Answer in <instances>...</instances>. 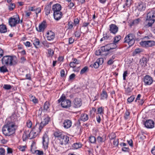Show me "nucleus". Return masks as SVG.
I'll list each match as a JSON object with an SVG mask.
<instances>
[{"label":"nucleus","mask_w":155,"mask_h":155,"mask_svg":"<svg viewBox=\"0 0 155 155\" xmlns=\"http://www.w3.org/2000/svg\"><path fill=\"white\" fill-rule=\"evenodd\" d=\"M16 59V57L15 56H5L2 58V63L5 65L12 66L17 64Z\"/></svg>","instance_id":"1"},{"label":"nucleus","mask_w":155,"mask_h":155,"mask_svg":"<svg viewBox=\"0 0 155 155\" xmlns=\"http://www.w3.org/2000/svg\"><path fill=\"white\" fill-rule=\"evenodd\" d=\"M39 130V127L38 126V124H36L35 126L33 128L32 130L29 132L28 131H26L24 132V134L27 137L30 139H32L35 138L41 132Z\"/></svg>","instance_id":"2"},{"label":"nucleus","mask_w":155,"mask_h":155,"mask_svg":"<svg viewBox=\"0 0 155 155\" xmlns=\"http://www.w3.org/2000/svg\"><path fill=\"white\" fill-rule=\"evenodd\" d=\"M58 103L61 102V105L63 108H67L69 107L71 104V101L67 99L64 94H63L61 97L58 100Z\"/></svg>","instance_id":"3"},{"label":"nucleus","mask_w":155,"mask_h":155,"mask_svg":"<svg viewBox=\"0 0 155 155\" xmlns=\"http://www.w3.org/2000/svg\"><path fill=\"white\" fill-rule=\"evenodd\" d=\"M155 17V10H152L150 11L147 14V18L145 21L147 23L148 27L151 26L155 21V19L153 18Z\"/></svg>","instance_id":"4"},{"label":"nucleus","mask_w":155,"mask_h":155,"mask_svg":"<svg viewBox=\"0 0 155 155\" xmlns=\"http://www.w3.org/2000/svg\"><path fill=\"white\" fill-rule=\"evenodd\" d=\"M135 37L134 35L130 33L127 35L124 39V43H127L129 46L130 47L134 44Z\"/></svg>","instance_id":"5"},{"label":"nucleus","mask_w":155,"mask_h":155,"mask_svg":"<svg viewBox=\"0 0 155 155\" xmlns=\"http://www.w3.org/2000/svg\"><path fill=\"white\" fill-rule=\"evenodd\" d=\"M10 17L8 19L9 25L11 27L15 26L17 24L20 22V18L18 15H16L15 17Z\"/></svg>","instance_id":"6"},{"label":"nucleus","mask_w":155,"mask_h":155,"mask_svg":"<svg viewBox=\"0 0 155 155\" xmlns=\"http://www.w3.org/2000/svg\"><path fill=\"white\" fill-rule=\"evenodd\" d=\"M43 120L41 121L40 124L38 125L39 127V130L41 131L43 127L47 124L50 120V118L48 115H45L43 117Z\"/></svg>","instance_id":"7"},{"label":"nucleus","mask_w":155,"mask_h":155,"mask_svg":"<svg viewBox=\"0 0 155 155\" xmlns=\"http://www.w3.org/2000/svg\"><path fill=\"white\" fill-rule=\"evenodd\" d=\"M8 127V130L11 135L15 133V130L18 127V124L12 122H8L7 123Z\"/></svg>","instance_id":"8"},{"label":"nucleus","mask_w":155,"mask_h":155,"mask_svg":"<svg viewBox=\"0 0 155 155\" xmlns=\"http://www.w3.org/2000/svg\"><path fill=\"white\" fill-rule=\"evenodd\" d=\"M140 45L143 47H150L155 45V42L153 41H142Z\"/></svg>","instance_id":"9"},{"label":"nucleus","mask_w":155,"mask_h":155,"mask_svg":"<svg viewBox=\"0 0 155 155\" xmlns=\"http://www.w3.org/2000/svg\"><path fill=\"white\" fill-rule=\"evenodd\" d=\"M42 143L43 147L45 150L47 149L48 147V145L49 142V138L48 136L45 133L42 137Z\"/></svg>","instance_id":"10"},{"label":"nucleus","mask_w":155,"mask_h":155,"mask_svg":"<svg viewBox=\"0 0 155 155\" xmlns=\"http://www.w3.org/2000/svg\"><path fill=\"white\" fill-rule=\"evenodd\" d=\"M60 144L61 145H66L69 142V137L66 135H63L59 139Z\"/></svg>","instance_id":"11"},{"label":"nucleus","mask_w":155,"mask_h":155,"mask_svg":"<svg viewBox=\"0 0 155 155\" xmlns=\"http://www.w3.org/2000/svg\"><path fill=\"white\" fill-rule=\"evenodd\" d=\"M47 27V24L45 21H43L39 26V28H36V30L39 32H43Z\"/></svg>","instance_id":"12"},{"label":"nucleus","mask_w":155,"mask_h":155,"mask_svg":"<svg viewBox=\"0 0 155 155\" xmlns=\"http://www.w3.org/2000/svg\"><path fill=\"white\" fill-rule=\"evenodd\" d=\"M118 27L115 24H111L109 25V30L110 33L115 34L118 31Z\"/></svg>","instance_id":"13"},{"label":"nucleus","mask_w":155,"mask_h":155,"mask_svg":"<svg viewBox=\"0 0 155 155\" xmlns=\"http://www.w3.org/2000/svg\"><path fill=\"white\" fill-rule=\"evenodd\" d=\"M144 82L146 85H150L153 82L152 78L148 75H146L144 77Z\"/></svg>","instance_id":"14"},{"label":"nucleus","mask_w":155,"mask_h":155,"mask_svg":"<svg viewBox=\"0 0 155 155\" xmlns=\"http://www.w3.org/2000/svg\"><path fill=\"white\" fill-rule=\"evenodd\" d=\"M146 7V4L145 2H140L137 6V9L139 11L142 12L145 10Z\"/></svg>","instance_id":"15"},{"label":"nucleus","mask_w":155,"mask_h":155,"mask_svg":"<svg viewBox=\"0 0 155 155\" xmlns=\"http://www.w3.org/2000/svg\"><path fill=\"white\" fill-rule=\"evenodd\" d=\"M8 127L6 123L2 127V131L3 133L6 136H10L11 135L10 132L8 130Z\"/></svg>","instance_id":"16"},{"label":"nucleus","mask_w":155,"mask_h":155,"mask_svg":"<svg viewBox=\"0 0 155 155\" xmlns=\"http://www.w3.org/2000/svg\"><path fill=\"white\" fill-rule=\"evenodd\" d=\"M55 37L54 33L52 31H48L47 33V39L48 41L53 40Z\"/></svg>","instance_id":"17"},{"label":"nucleus","mask_w":155,"mask_h":155,"mask_svg":"<svg viewBox=\"0 0 155 155\" xmlns=\"http://www.w3.org/2000/svg\"><path fill=\"white\" fill-rule=\"evenodd\" d=\"M144 124L145 126L147 128H153L154 127V122L150 120H146L144 123Z\"/></svg>","instance_id":"18"},{"label":"nucleus","mask_w":155,"mask_h":155,"mask_svg":"<svg viewBox=\"0 0 155 155\" xmlns=\"http://www.w3.org/2000/svg\"><path fill=\"white\" fill-rule=\"evenodd\" d=\"M63 15L62 13L60 11L54 12L53 16L55 20L58 21L62 17Z\"/></svg>","instance_id":"19"},{"label":"nucleus","mask_w":155,"mask_h":155,"mask_svg":"<svg viewBox=\"0 0 155 155\" xmlns=\"http://www.w3.org/2000/svg\"><path fill=\"white\" fill-rule=\"evenodd\" d=\"M10 118L11 121H9V122H12L18 124V121L17 119V117L15 112H13L12 114V115L10 117Z\"/></svg>","instance_id":"20"},{"label":"nucleus","mask_w":155,"mask_h":155,"mask_svg":"<svg viewBox=\"0 0 155 155\" xmlns=\"http://www.w3.org/2000/svg\"><path fill=\"white\" fill-rule=\"evenodd\" d=\"M112 45V44H107L105 46L101 47L100 49L101 51L102 52H106L109 51L112 48H111V46Z\"/></svg>","instance_id":"21"},{"label":"nucleus","mask_w":155,"mask_h":155,"mask_svg":"<svg viewBox=\"0 0 155 155\" xmlns=\"http://www.w3.org/2000/svg\"><path fill=\"white\" fill-rule=\"evenodd\" d=\"M71 121L69 120H65L63 122V127L66 129H68L70 128L71 126Z\"/></svg>","instance_id":"22"},{"label":"nucleus","mask_w":155,"mask_h":155,"mask_svg":"<svg viewBox=\"0 0 155 155\" xmlns=\"http://www.w3.org/2000/svg\"><path fill=\"white\" fill-rule=\"evenodd\" d=\"M61 8V6L59 4H56L53 5L52 7V9L54 12L60 11Z\"/></svg>","instance_id":"23"},{"label":"nucleus","mask_w":155,"mask_h":155,"mask_svg":"<svg viewBox=\"0 0 155 155\" xmlns=\"http://www.w3.org/2000/svg\"><path fill=\"white\" fill-rule=\"evenodd\" d=\"M7 27L5 25L2 24L0 25V33H5L7 31Z\"/></svg>","instance_id":"24"},{"label":"nucleus","mask_w":155,"mask_h":155,"mask_svg":"<svg viewBox=\"0 0 155 155\" xmlns=\"http://www.w3.org/2000/svg\"><path fill=\"white\" fill-rule=\"evenodd\" d=\"M51 9V5L50 4H48L45 6V11L46 15H48L50 14Z\"/></svg>","instance_id":"25"},{"label":"nucleus","mask_w":155,"mask_h":155,"mask_svg":"<svg viewBox=\"0 0 155 155\" xmlns=\"http://www.w3.org/2000/svg\"><path fill=\"white\" fill-rule=\"evenodd\" d=\"M101 95V100L107 99L108 97L107 92L104 90L102 91Z\"/></svg>","instance_id":"26"},{"label":"nucleus","mask_w":155,"mask_h":155,"mask_svg":"<svg viewBox=\"0 0 155 155\" xmlns=\"http://www.w3.org/2000/svg\"><path fill=\"white\" fill-rule=\"evenodd\" d=\"M63 135L64 134H62L61 132L59 131H56L54 133V136L58 138V140H59L61 137H62Z\"/></svg>","instance_id":"27"},{"label":"nucleus","mask_w":155,"mask_h":155,"mask_svg":"<svg viewBox=\"0 0 155 155\" xmlns=\"http://www.w3.org/2000/svg\"><path fill=\"white\" fill-rule=\"evenodd\" d=\"M88 119V115L85 114H81L80 120L84 122L87 120Z\"/></svg>","instance_id":"28"},{"label":"nucleus","mask_w":155,"mask_h":155,"mask_svg":"<svg viewBox=\"0 0 155 155\" xmlns=\"http://www.w3.org/2000/svg\"><path fill=\"white\" fill-rule=\"evenodd\" d=\"M50 104L49 102L46 101L44 103L43 106V111L45 112L47 111L49 108Z\"/></svg>","instance_id":"29"},{"label":"nucleus","mask_w":155,"mask_h":155,"mask_svg":"<svg viewBox=\"0 0 155 155\" xmlns=\"http://www.w3.org/2000/svg\"><path fill=\"white\" fill-rule=\"evenodd\" d=\"M141 19L140 18L136 19L133 20L130 23V26H132L133 25H137L139 23Z\"/></svg>","instance_id":"30"},{"label":"nucleus","mask_w":155,"mask_h":155,"mask_svg":"<svg viewBox=\"0 0 155 155\" xmlns=\"http://www.w3.org/2000/svg\"><path fill=\"white\" fill-rule=\"evenodd\" d=\"M132 0H126L125 4L123 5V8H126V7L127 8L131 5L132 4Z\"/></svg>","instance_id":"31"},{"label":"nucleus","mask_w":155,"mask_h":155,"mask_svg":"<svg viewBox=\"0 0 155 155\" xmlns=\"http://www.w3.org/2000/svg\"><path fill=\"white\" fill-rule=\"evenodd\" d=\"M148 60L147 58L145 57H143L140 60V62L141 63L142 65H146L147 63Z\"/></svg>","instance_id":"32"},{"label":"nucleus","mask_w":155,"mask_h":155,"mask_svg":"<svg viewBox=\"0 0 155 155\" xmlns=\"http://www.w3.org/2000/svg\"><path fill=\"white\" fill-rule=\"evenodd\" d=\"M8 70L6 67L4 66L0 67V72L1 73H5L8 72Z\"/></svg>","instance_id":"33"},{"label":"nucleus","mask_w":155,"mask_h":155,"mask_svg":"<svg viewBox=\"0 0 155 155\" xmlns=\"http://www.w3.org/2000/svg\"><path fill=\"white\" fill-rule=\"evenodd\" d=\"M30 100L35 104H37L38 102V99L36 98L35 96L32 95L30 97Z\"/></svg>","instance_id":"34"},{"label":"nucleus","mask_w":155,"mask_h":155,"mask_svg":"<svg viewBox=\"0 0 155 155\" xmlns=\"http://www.w3.org/2000/svg\"><path fill=\"white\" fill-rule=\"evenodd\" d=\"M54 51L51 48L48 49V54L47 55L48 57H52L54 54Z\"/></svg>","instance_id":"35"},{"label":"nucleus","mask_w":155,"mask_h":155,"mask_svg":"<svg viewBox=\"0 0 155 155\" xmlns=\"http://www.w3.org/2000/svg\"><path fill=\"white\" fill-rule=\"evenodd\" d=\"M97 141L100 144L102 143L105 141V139L100 136H98L97 138Z\"/></svg>","instance_id":"36"},{"label":"nucleus","mask_w":155,"mask_h":155,"mask_svg":"<svg viewBox=\"0 0 155 155\" xmlns=\"http://www.w3.org/2000/svg\"><path fill=\"white\" fill-rule=\"evenodd\" d=\"M89 140L91 143H94L96 142V139L94 136H91L89 137Z\"/></svg>","instance_id":"37"},{"label":"nucleus","mask_w":155,"mask_h":155,"mask_svg":"<svg viewBox=\"0 0 155 155\" xmlns=\"http://www.w3.org/2000/svg\"><path fill=\"white\" fill-rule=\"evenodd\" d=\"M100 65L98 62L96 61L93 64H91L90 66L92 68L94 67L95 68H97L99 67Z\"/></svg>","instance_id":"38"},{"label":"nucleus","mask_w":155,"mask_h":155,"mask_svg":"<svg viewBox=\"0 0 155 155\" xmlns=\"http://www.w3.org/2000/svg\"><path fill=\"white\" fill-rule=\"evenodd\" d=\"M40 43L39 40L37 38H35L33 44L36 48H37V46Z\"/></svg>","instance_id":"39"},{"label":"nucleus","mask_w":155,"mask_h":155,"mask_svg":"<svg viewBox=\"0 0 155 155\" xmlns=\"http://www.w3.org/2000/svg\"><path fill=\"white\" fill-rule=\"evenodd\" d=\"M121 38V36L120 35H118L117 36L114 38V42L115 43H117L120 40Z\"/></svg>","instance_id":"40"},{"label":"nucleus","mask_w":155,"mask_h":155,"mask_svg":"<svg viewBox=\"0 0 155 155\" xmlns=\"http://www.w3.org/2000/svg\"><path fill=\"white\" fill-rule=\"evenodd\" d=\"M104 109L102 107H99L97 109V114H100L101 115L104 113Z\"/></svg>","instance_id":"41"},{"label":"nucleus","mask_w":155,"mask_h":155,"mask_svg":"<svg viewBox=\"0 0 155 155\" xmlns=\"http://www.w3.org/2000/svg\"><path fill=\"white\" fill-rule=\"evenodd\" d=\"M26 147L27 146H26L21 145H20L18 147V149L20 150L22 152L25 151V149L26 148Z\"/></svg>","instance_id":"42"},{"label":"nucleus","mask_w":155,"mask_h":155,"mask_svg":"<svg viewBox=\"0 0 155 155\" xmlns=\"http://www.w3.org/2000/svg\"><path fill=\"white\" fill-rule=\"evenodd\" d=\"M88 67L87 66L83 68H82L81 71H80V74H82L86 72L88 70Z\"/></svg>","instance_id":"43"},{"label":"nucleus","mask_w":155,"mask_h":155,"mask_svg":"<svg viewBox=\"0 0 155 155\" xmlns=\"http://www.w3.org/2000/svg\"><path fill=\"white\" fill-rule=\"evenodd\" d=\"M15 7V5L14 3H11L8 5V9L10 11L13 10Z\"/></svg>","instance_id":"44"},{"label":"nucleus","mask_w":155,"mask_h":155,"mask_svg":"<svg viewBox=\"0 0 155 155\" xmlns=\"http://www.w3.org/2000/svg\"><path fill=\"white\" fill-rule=\"evenodd\" d=\"M3 88L5 90H9L11 89V86L10 84H5L3 87Z\"/></svg>","instance_id":"45"},{"label":"nucleus","mask_w":155,"mask_h":155,"mask_svg":"<svg viewBox=\"0 0 155 155\" xmlns=\"http://www.w3.org/2000/svg\"><path fill=\"white\" fill-rule=\"evenodd\" d=\"M134 99L135 97L134 96L132 95L127 99V101L129 103H130L134 100Z\"/></svg>","instance_id":"46"},{"label":"nucleus","mask_w":155,"mask_h":155,"mask_svg":"<svg viewBox=\"0 0 155 155\" xmlns=\"http://www.w3.org/2000/svg\"><path fill=\"white\" fill-rule=\"evenodd\" d=\"M27 126L29 128H31L32 126V123L31 121L30 120H28L26 122Z\"/></svg>","instance_id":"47"},{"label":"nucleus","mask_w":155,"mask_h":155,"mask_svg":"<svg viewBox=\"0 0 155 155\" xmlns=\"http://www.w3.org/2000/svg\"><path fill=\"white\" fill-rule=\"evenodd\" d=\"M73 102L74 103V107L75 108H77L78 107V98H75Z\"/></svg>","instance_id":"48"},{"label":"nucleus","mask_w":155,"mask_h":155,"mask_svg":"<svg viewBox=\"0 0 155 155\" xmlns=\"http://www.w3.org/2000/svg\"><path fill=\"white\" fill-rule=\"evenodd\" d=\"M42 44L46 48H48L49 47V43L47 41H43L42 42Z\"/></svg>","instance_id":"49"},{"label":"nucleus","mask_w":155,"mask_h":155,"mask_svg":"<svg viewBox=\"0 0 155 155\" xmlns=\"http://www.w3.org/2000/svg\"><path fill=\"white\" fill-rule=\"evenodd\" d=\"M109 38V36H108L107 35V34H103V37L100 40V41H102L104 40H105L107 39L108 38Z\"/></svg>","instance_id":"50"},{"label":"nucleus","mask_w":155,"mask_h":155,"mask_svg":"<svg viewBox=\"0 0 155 155\" xmlns=\"http://www.w3.org/2000/svg\"><path fill=\"white\" fill-rule=\"evenodd\" d=\"M116 137V134L114 133H112L109 135L110 140L114 139Z\"/></svg>","instance_id":"51"},{"label":"nucleus","mask_w":155,"mask_h":155,"mask_svg":"<svg viewBox=\"0 0 155 155\" xmlns=\"http://www.w3.org/2000/svg\"><path fill=\"white\" fill-rule=\"evenodd\" d=\"M5 150L3 148H0V155H5Z\"/></svg>","instance_id":"52"},{"label":"nucleus","mask_w":155,"mask_h":155,"mask_svg":"<svg viewBox=\"0 0 155 155\" xmlns=\"http://www.w3.org/2000/svg\"><path fill=\"white\" fill-rule=\"evenodd\" d=\"M35 152L38 155H43L44 154V153L43 151L38 150H36L35 151Z\"/></svg>","instance_id":"53"},{"label":"nucleus","mask_w":155,"mask_h":155,"mask_svg":"<svg viewBox=\"0 0 155 155\" xmlns=\"http://www.w3.org/2000/svg\"><path fill=\"white\" fill-rule=\"evenodd\" d=\"M68 29H71L72 28L74 25V24L72 22L70 21L68 22Z\"/></svg>","instance_id":"54"},{"label":"nucleus","mask_w":155,"mask_h":155,"mask_svg":"<svg viewBox=\"0 0 155 155\" xmlns=\"http://www.w3.org/2000/svg\"><path fill=\"white\" fill-rule=\"evenodd\" d=\"M97 61L98 62V63L100 65H101L104 62V59L102 58H100L97 59Z\"/></svg>","instance_id":"55"},{"label":"nucleus","mask_w":155,"mask_h":155,"mask_svg":"<svg viewBox=\"0 0 155 155\" xmlns=\"http://www.w3.org/2000/svg\"><path fill=\"white\" fill-rule=\"evenodd\" d=\"M78 63H75L74 62H71L70 63V66L71 67L74 68L76 66Z\"/></svg>","instance_id":"56"},{"label":"nucleus","mask_w":155,"mask_h":155,"mask_svg":"<svg viewBox=\"0 0 155 155\" xmlns=\"http://www.w3.org/2000/svg\"><path fill=\"white\" fill-rule=\"evenodd\" d=\"M118 139H115L114 140L113 144L115 146H117L118 145Z\"/></svg>","instance_id":"57"},{"label":"nucleus","mask_w":155,"mask_h":155,"mask_svg":"<svg viewBox=\"0 0 155 155\" xmlns=\"http://www.w3.org/2000/svg\"><path fill=\"white\" fill-rule=\"evenodd\" d=\"M35 11H36L35 13L36 15V16L37 17L38 14L41 12V9L39 7L36 8L35 10Z\"/></svg>","instance_id":"58"},{"label":"nucleus","mask_w":155,"mask_h":155,"mask_svg":"<svg viewBox=\"0 0 155 155\" xmlns=\"http://www.w3.org/2000/svg\"><path fill=\"white\" fill-rule=\"evenodd\" d=\"M60 73L61 77H63L65 76V71L64 69H62L61 70Z\"/></svg>","instance_id":"59"},{"label":"nucleus","mask_w":155,"mask_h":155,"mask_svg":"<svg viewBox=\"0 0 155 155\" xmlns=\"http://www.w3.org/2000/svg\"><path fill=\"white\" fill-rule=\"evenodd\" d=\"M75 75L74 74H72L70 75L69 77V79L70 80H72L74 79L75 77Z\"/></svg>","instance_id":"60"},{"label":"nucleus","mask_w":155,"mask_h":155,"mask_svg":"<svg viewBox=\"0 0 155 155\" xmlns=\"http://www.w3.org/2000/svg\"><path fill=\"white\" fill-rule=\"evenodd\" d=\"M127 71H124L123 74V79L124 80H126V77L127 76Z\"/></svg>","instance_id":"61"},{"label":"nucleus","mask_w":155,"mask_h":155,"mask_svg":"<svg viewBox=\"0 0 155 155\" xmlns=\"http://www.w3.org/2000/svg\"><path fill=\"white\" fill-rule=\"evenodd\" d=\"M131 91V89L130 87L125 88V91L127 93H129Z\"/></svg>","instance_id":"62"},{"label":"nucleus","mask_w":155,"mask_h":155,"mask_svg":"<svg viewBox=\"0 0 155 155\" xmlns=\"http://www.w3.org/2000/svg\"><path fill=\"white\" fill-rule=\"evenodd\" d=\"M72 148L73 149H78V143H76L73 144L72 145Z\"/></svg>","instance_id":"63"},{"label":"nucleus","mask_w":155,"mask_h":155,"mask_svg":"<svg viewBox=\"0 0 155 155\" xmlns=\"http://www.w3.org/2000/svg\"><path fill=\"white\" fill-rule=\"evenodd\" d=\"M129 148L128 147H124L122 148V150L124 152H127L129 150Z\"/></svg>","instance_id":"64"}]
</instances>
